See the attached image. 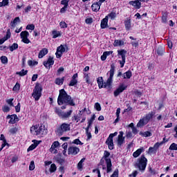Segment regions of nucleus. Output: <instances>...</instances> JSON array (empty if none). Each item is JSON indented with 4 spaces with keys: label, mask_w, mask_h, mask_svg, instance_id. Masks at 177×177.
Returning a JSON list of instances; mask_svg holds the SVG:
<instances>
[{
    "label": "nucleus",
    "mask_w": 177,
    "mask_h": 177,
    "mask_svg": "<svg viewBox=\"0 0 177 177\" xmlns=\"http://www.w3.org/2000/svg\"><path fill=\"white\" fill-rule=\"evenodd\" d=\"M80 120H81V118L78 115H74L72 118V121H76V122H78L80 121Z\"/></svg>",
    "instance_id": "nucleus-56"
},
{
    "label": "nucleus",
    "mask_w": 177,
    "mask_h": 177,
    "mask_svg": "<svg viewBox=\"0 0 177 177\" xmlns=\"http://www.w3.org/2000/svg\"><path fill=\"white\" fill-rule=\"evenodd\" d=\"M34 169H35V164L34 163V161L32 160L29 165V170L34 171Z\"/></svg>",
    "instance_id": "nucleus-45"
},
{
    "label": "nucleus",
    "mask_w": 177,
    "mask_h": 177,
    "mask_svg": "<svg viewBox=\"0 0 177 177\" xmlns=\"http://www.w3.org/2000/svg\"><path fill=\"white\" fill-rule=\"evenodd\" d=\"M119 62H120V67L121 68H122V67H124V65L125 64V59H122V60Z\"/></svg>",
    "instance_id": "nucleus-64"
},
{
    "label": "nucleus",
    "mask_w": 177,
    "mask_h": 177,
    "mask_svg": "<svg viewBox=\"0 0 177 177\" xmlns=\"http://www.w3.org/2000/svg\"><path fill=\"white\" fill-rule=\"evenodd\" d=\"M80 153V148L77 147H69L68 149V154L69 156H77Z\"/></svg>",
    "instance_id": "nucleus-12"
},
{
    "label": "nucleus",
    "mask_w": 177,
    "mask_h": 177,
    "mask_svg": "<svg viewBox=\"0 0 177 177\" xmlns=\"http://www.w3.org/2000/svg\"><path fill=\"white\" fill-rule=\"evenodd\" d=\"M147 124H148V122L146 121V120L144 118H142L138 122L137 128H142V127H145V125H146Z\"/></svg>",
    "instance_id": "nucleus-18"
},
{
    "label": "nucleus",
    "mask_w": 177,
    "mask_h": 177,
    "mask_svg": "<svg viewBox=\"0 0 177 177\" xmlns=\"http://www.w3.org/2000/svg\"><path fill=\"white\" fill-rule=\"evenodd\" d=\"M109 157H110V152L107 151H104L103 158H104L106 162H107V160H111L109 158Z\"/></svg>",
    "instance_id": "nucleus-35"
},
{
    "label": "nucleus",
    "mask_w": 177,
    "mask_h": 177,
    "mask_svg": "<svg viewBox=\"0 0 177 177\" xmlns=\"http://www.w3.org/2000/svg\"><path fill=\"white\" fill-rule=\"evenodd\" d=\"M59 106L62 104H68L69 106H75L74 100L71 99V96L68 95L64 89L59 91V95L57 99Z\"/></svg>",
    "instance_id": "nucleus-1"
},
{
    "label": "nucleus",
    "mask_w": 177,
    "mask_h": 177,
    "mask_svg": "<svg viewBox=\"0 0 177 177\" xmlns=\"http://www.w3.org/2000/svg\"><path fill=\"white\" fill-rule=\"evenodd\" d=\"M168 19V13L167 12H162V21L163 23H167V19Z\"/></svg>",
    "instance_id": "nucleus-39"
},
{
    "label": "nucleus",
    "mask_w": 177,
    "mask_h": 177,
    "mask_svg": "<svg viewBox=\"0 0 177 177\" xmlns=\"http://www.w3.org/2000/svg\"><path fill=\"white\" fill-rule=\"evenodd\" d=\"M70 124L68 123H62L57 129V133L59 136H62L64 133V132H68L70 131Z\"/></svg>",
    "instance_id": "nucleus-7"
},
{
    "label": "nucleus",
    "mask_w": 177,
    "mask_h": 177,
    "mask_svg": "<svg viewBox=\"0 0 177 177\" xmlns=\"http://www.w3.org/2000/svg\"><path fill=\"white\" fill-rule=\"evenodd\" d=\"M86 24H92V23H93V19L92 18H87L85 20Z\"/></svg>",
    "instance_id": "nucleus-58"
},
{
    "label": "nucleus",
    "mask_w": 177,
    "mask_h": 177,
    "mask_svg": "<svg viewBox=\"0 0 177 177\" xmlns=\"http://www.w3.org/2000/svg\"><path fill=\"white\" fill-rule=\"evenodd\" d=\"M37 146H38V143L32 144V145L28 147V151H31L34 150V149H35Z\"/></svg>",
    "instance_id": "nucleus-42"
},
{
    "label": "nucleus",
    "mask_w": 177,
    "mask_h": 177,
    "mask_svg": "<svg viewBox=\"0 0 177 177\" xmlns=\"http://www.w3.org/2000/svg\"><path fill=\"white\" fill-rule=\"evenodd\" d=\"M86 133L87 136V140L92 139V134L91 133V132H89V131H86Z\"/></svg>",
    "instance_id": "nucleus-57"
},
{
    "label": "nucleus",
    "mask_w": 177,
    "mask_h": 177,
    "mask_svg": "<svg viewBox=\"0 0 177 177\" xmlns=\"http://www.w3.org/2000/svg\"><path fill=\"white\" fill-rule=\"evenodd\" d=\"M30 132L32 135H36V136H44L48 133V130L45 129V126L35 125L30 127Z\"/></svg>",
    "instance_id": "nucleus-2"
},
{
    "label": "nucleus",
    "mask_w": 177,
    "mask_h": 177,
    "mask_svg": "<svg viewBox=\"0 0 177 177\" xmlns=\"http://www.w3.org/2000/svg\"><path fill=\"white\" fill-rule=\"evenodd\" d=\"M27 73H28V71H25L24 69H22L21 71L17 72V74L21 75V77H24V75H27Z\"/></svg>",
    "instance_id": "nucleus-41"
},
{
    "label": "nucleus",
    "mask_w": 177,
    "mask_h": 177,
    "mask_svg": "<svg viewBox=\"0 0 177 177\" xmlns=\"http://www.w3.org/2000/svg\"><path fill=\"white\" fill-rule=\"evenodd\" d=\"M94 107L97 111H100L102 110V106H100V104L99 102H96L94 105Z\"/></svg>",
    "instance_id": "nucleus-46"
},
{
    "label": "nucleus",
    "mask_w": 177,
    "mask_h": 177,
    "mask_svg": "<svg viewBox=\"0 0 177 177\" xmlns=\"http://www.w3.org/2000/svg\"><path fill=\"white\" fill-rule=\"evenodd\" d=\"M124 27L127 31H129V30H131V19L127 18V19L124 21Z\"/></svg>",
    "instance_id": "nucleus-21"
},
{
    "label": "nucleus",
    "mask_w": 177,
    "mask_h": 177,
    "mask_svg": "<svg viewBox=\"0 0 177 177\" xmlns=\"http://www.w3.org/2000/svg\"><path fill=\"white\" fill-rule=\"evenodd\" d=\"M111 177H118V169L115 170Z\"/></svg>",
    "instance_id": "nucleus-63"
},
{
    "label": "nucleus",
    "mask_w": 177,
    "mask_h": 177,
    "mask_svg": "<svg viewBox=\"0 0 177 177\" xmlns=\"http://www.w3.org/2000/svg\"><path fill=\"white\" fill-rule=\"evenodd\" d=\"M106 172L109 174V172H111V160L106 159Z\"/></svg>",
    "instance_id": "nucleus-26"
},
{
    "label": "nucleus",
    "mask_w": 177,
    "mask_h": 177,
    "mask_svg": "<svg viewBox=\"0 0 177 177\" xmlns=\"http://www.w3.org/2000/svg\"><path fill=\"white\" fill-rule=\"evenodd\" d=\"M56 169H57V167H56V165L51 164L50 167L49 169V171L51 174H53V172H56Z\"/></svg>",
    "instance_id": "nucleus-38"
},
{
    "label": "nucleus",
    "mask_w": 177,
    "mask_h": 177,
    "mask_svg": "<svg viewBox=\"0 0 177 177\" xmlns=\"http://www.w3.org/2000/svg\"><path fill=\"white\" fill-rule=\"evenodd\" d=\"M128 88L127 86L124 85V84H122L120 85L119 88H117L114 92L113 95L115 97H117L120 95V93H122L123 91H125Z\"/></svg>",
    "instance_id": "nucleus-10"
},
{
    "label": "nucleus",
    "mask_w": 177,
    "mask_h": 177,
    "mask_svg": "<svg viewBox=\"0 0 177 177\" xmlns=\"http://www.w3.org/2000/svg\"><path fill=\"white\" fill-rule=\"evenodd\" d=\"M157 54L159 55L160 56H162L164 55V50L161 48H159L156 50Z\"/></svg>",
    "instance_id": "nucleus-51"
},
{
    "label": "nucleus",
    "mask_w": 177,
    "mask_h": 177,
    "mask_svg": "<svg viewBox=\"0 0 177 177\" xmlns=\"http://www.w3.org/2000/svg\"><path fill=\"white\" fill-rule=\"evenodd\" d=\"M118 135V132H115L113 133H111L106 141V145H107L109 150H113L114 149V142L113 141V138L114 136H117Z\"/></svg>",
    "instance_id": "nucleus-8"
},
{
    "label": "nucleus",
    "mask_w": 177,
    "mask_h": 177,
    "mask_svg": "<svg viewBox=\"0 0 177 177\" xmlns=\"http://www.w3.org/2000/svg\"><path fill=\"white\" fill-rule=\"evenodd\" d=\"M62 5H64L62 8H61V13H64L66 12V9H67V6H68V3H61Z\"/></svg>",
    "instance_id": "nucleus-43"
},
{
    "label": "nucleus",
    "mask_w": 177,
    "mask_h": 177,
    "mask_svg": "<svg viewBox=\"0 0 177 177\" xmlns=\"http://www.w3.org/2000/svg\"><path fill=\"white\" fill-rule=\"evenodd\" d=\"M19 48V44L17 43H14L11 46L9 47L10 52H13V50H16Z\"/></svg>",
    "instance_id": "nucleus-34"
},
{
    "label": "nucleus",
    "mask_w": 177,
    "mask_h": 177,
    "mask_svg": "<svg viewBox=\"0 0 177 177\" xmlns=\"http://www.w3.org/2000/svg\"><path fill=\"white\" fill-rule=\"evenodd\" d=\"M35 28V26H34V24H29L26 26V30H31L32 31Z\"/></svg>",
    "instance_id": "nucleus-55"
},
{
    "label": "nucleus",
    "mask_w": 177,
    "mask_h": 177,
    "mask_svg": "<svg viewBox=\"0 0 177 177\" xmlns=\"http://www.w3.org/2000/svg\"><path fill=\"white\" fill-rule=\"evenodd\" d=\"M73 143L74 145H80V146H82V145H84V143H82L80 139H75L73 141Z\"/></svg>",
    "instance_id": "nucleus-52"
},
{
    "label": "nucleus",
    "mask_w": 177,
    "mask_h": 177,
    "mask_svg": "<svg viewBox=\"0 0 177 177\" xmlns=\"http://www.w3.org/2000/svg\"><path fill=\"white\" fill-rule=\"evenodd\" d=\"M118 56H121L122 59H126L127 50H118Z\"/></svg>",
    "instance_id": "nucleus-24"
},
{
    "label": "nucleus",
    "mask_w": 177,
    "mask_h": 177,
    "mask_svg": "<svg viewBox=\"0 0 177 177\" xmlns=\"http://www.w3.org/2000/svg\"><path fill=\"white\" fill-rule=\"evenodd\" d=\"M169 150H177V144L172 143L169 147Z\"/></svg>",
    "instance_id": "nucleus-50"
},
{
    "label": "nucleus",
    "mask_w": 177,
    "mask_h": 177,
    "mask_svg": "<svg viewBox=\"0 0 177 177\" xmlns=\"http://www.w3.org/2000/svg\"><path fill=\"white\" fill-rule=\"evenodd\" d=\"M107 23H109V17L106 16L101 21V28H106L107 27Z\"/></svg>",
    "instance_id": "nucleus-23"
},
{
    "label": "nucleus",
    "mask_w": 177,
    "mask_h": 177,
    "mask_svg": "<svg viewBox=\"0 0 177 177\" xmlns=\"http://www.w3.org/2000/svg\"><path fill=\"white\" fill-rule=\"evenodd\" d=\"M46 55H48V49L44 48L39 51L38 57L39 59H42Z\"/></svg>",
    "instance_id": "nucleus-20"
},
{
    "label": "nucleus",
    "mask_w": 177,
    "mask_h": 177,
    "mask_svg": "<svg viewBox=\"0 0 177 177\" xmlns=\"http://www.w3.org/2000/svg\"><path fill=\"white\" fill-rule=\"evenodd\" d=\"M91 9L93 12H99L100 10V7L97 5V3H94L91 6Z\"/></svg>",
    "instance_id": "nucleus-29"
},
{
    "label": "nucleus",
    "mask_w": 177,
    "mask_h": 177,
    "mask_svg": "<svg viewBox=\"0 0 177 177\" xmlns=\"http://www.w3.org/2000/svg\"><path fill=\"white\" fill-rule=\"evenodd\" d=\"M17 23H20V18L19 17L15 18V19L13 20V21H12L10 23V26L12 28H15V27H16V25L17 24Z\"/></svg>",
    "instance_id": "nucleus-28"
},
{
    "label": "nucleus",
    "mask_w": 177,
    "mask_h": 177,
    "mask_svg": "<svg viewBox=\"0 0 177 177\" xmlns=\"http://www.w3.org/2000/svg\"><path fill=\"white\" fill-rule=\"evenodd\" d=\"M10 108H9V106H4L3 107V111L4 113H8V111H10Z\"/></svg>",
    "instance_id": "nucleus-60"
},
{
    "label": "nucleus",
    "mask_w": 177,
    "mask_h": 177,
    "mask_svg": "<svg viewBox=\"0 0 177 177\" xmlns=\"http://www.w3.org/2000/svg\"><path fill=\"white\" fill-rule=\"evenodd\" d=\"M55 113L57 115L62 118L63 120H66L67 118H70L71 117V114H73V109H71L68 112L62 111V110L55 108Z\"/></svg>",
    "instance_id": "nucleus-6"
},
{
    "label": "nucleus",
    "mask_w": 177,
    "mask_h": 177,
    "mask_svg": "<svg viewBox=\"0 0 177 177\" xmlns=\"http://www.w3.org/2000/svg\"><path fill=\"white\" fill-rule=\"evenodd\" d=\"M157 149L153 147H149V154H153V153H156Z\"/></svg>",
    "instance_id": "nucleus-48"
},
{
    "label": "nucleus",
    "mask_w": 177,
    "mask_h": 177,
    "mask_svg": "<svg viewBox=\"0 0 177 177\" xmlns=\"http://www.w3.org/2000/svg\"><path fill=\"white\" fill-rule=\"evenodd\" d=\"M32 96L36 102L41 98V96H42V86L41 84H36Z\"/></svg>",
    "instance_id": "nucleus-5"
},
{
    "label": "nucleus",
    "mask_w": 177,
    "mask_h": 177,
    "mask_svg": "<svg viewBox=\"0 0 177 177\" xmlns=\"http://www.w3.org/2000/svg\"><path fill=\"white\" fill-rule=\"evenodd\" d=\"M10 120L9 122H11V124H15V122L19 121V118L17 115H12L10 116Z\"/></svg>",
    "instance_id": "nucleus-30"
},
{
    "label": "nucleus",
    "mask_w": 177,
    "mask_h": 177,
    "mask_svg": "<svg viewBox=\"0 0 177 177\" xmlns=\"http://www.w3.org/2000/svg\"><path fill=\"white\" fill-rule=\"evenodd\" d=\"M129 5H132L135 9H140L142 8V3L138 0L129 1Z\"/></svg>",
    "instance_id": "nucleus-16"
},
{
    "label": "nucleus",
    "mask_w": 177,
    "mask_h": 177,
    "mask_svg": "<svg viewBox=\"0 0 177 177\" xmlns=\"http://www.w3.org/2000/svg\"><path fill=\"white\" fill-rule=\"evenodd\" d=\"M77 79H72L69 83V86H74V85H77Z\"/></svg>",
    "instance_id": "nucleus-44"
},
{
    "label": "nucleus",
    "mask_w": 177,
    "mask_h": 177,
    "mask_svg": "<svg viewBox=\"0 0 177 177\" xmlns=\"http://www.w3.org/2000/svg\"><path fill=\"white\" fill-rule=\"evenodd\" d=\"M64 52H66V48H64V46H63V45L57 47V52L55 53L57 58L59 59L62 57V55H63Z\"/></svg>",
    "instance_id": "nucleus-14"
},
{
    "label": "nucleus",
    "mask_w": 177,
    "mask_h": 177,
    "mask_svg": "<svg viewBox=\"0 0 177 177\" xmlns=\"http://www.w3.org/2000/svg\"><path fill=\"white\" fill-rule=\"evenodd\" d=\"M53 38H57V37L62 36V32L60 31L54 30L53 31Z\"/></svg>",
    "instance_id": "nucleus-37"
},
{
    "label": "nucleus",
    "mask_w": 177,
    "mask_h": 177,
    "mask_svg": "<svg viewBox=\"0 0 177 177\" xmlns=\"http://www.w3.org/2000/svg\"><path fill=\"white\" fill-rule=\"evenodd\" d=\"M97 82L98 84V86H99L100 89H101V88H103V77H99L97 79Z\"/></svg>",
    "instance_id": "nucleus-32"
},
{
    "label": "nucleus",
    "mask_w": 177,
    "mask_h": 177,
    "mask_svg": "<svg viewBox=\"0 0 177 177\" xmlns=\"http://www.w3.org/2000/svg\"><path fill=\"white\" fill-rule=\"evenodd\" d=\"M154 114H156L154 112L151 111L149 113H147L145 117H143L145 119V121L148 122L150 121L151 120V118H153V117H154Z\"/></svg>",
    "instance_id": "nucleus-22"
},
{
    "label": "nucleus",
    "mask_w": 177,
    "mask_h": 177,
    "mask_svg": "<svg viewBox=\"0 0 177 177\" xmlns=\"http://www.w3.org/2000/svg\"><path fill=\"white\" fill-rule=\"evenodd\" d=\"M115 71V66L114 64L111 65V69L107 74H109V77L107 79L106 82H103V88H107L108 91L111 89V84H113V77H114V72Z\"/></svg>",
    "instance_id": "nucleus-3"
},
{
    "label": "nucleus",
    "mask_w": 177,
    "mask_h": 177,
    "mask_svg": "<svg viewBox=\"0 0 177 177\" xmlns=\"http://www.w3.org/2000/svg\"><path fill=\"white\" fill-rule=\"evenodd\" d=\"M147 165V158L145 157V155H142L140 158H138L135 164V167L138 168L140 171H145Z\"/></svg>",
    "instance_id": "nucleus-4"
},
{
    "label": "nucleus",
    "mask_w": 177,
    "mask_h": 177,
    "mask_svg": "<svg viewBox=\"0 0 177 177\" xmlns=\"http://www.w3.org/2000/svg\"><path fill=\"white\" fill-rule=\"evenodd\" d=\"M85 160H86V158H83L78 162V164H77V169H79V171H82V168L84 167V162H85Z\"/></svg>",
    "instance_id": "nucleus-25"
},
{
    "label": "nucleus",
    "mask_w": 177,
    "mask_h": 177,
    "mask_svg": "<svg viewBox=\"0 0 177 177\" xmlns=\"http://www.w3.org/2000/svg\"><path fill=\"white\" fill-rule=\"evenodd\" d=\"M60 146V143L59 141H55L51 145V147L50 148V153H53L54 154L57 153V150L56 149L57 147H59Z\"/></svg>",
    "instance_id": "nucleus-15"
},
{
    "label": "nucleus",
    "mask_w": 177,
    "mask_h": 177,
    "mask_svg": "<svg viewBox=\"0 0 177 177\" xmlns=\"http://www.w3.org/2000/svg\"><path fill=\"white\" fill-rule=\"evenodd\" d=\"M131 77H132V72L131 71H128L123 74V78L124 80H126V78H127V80H129Z\"/></svg>",
    "instance_id": "nucleus-31"
},
{
    "label": "nucleus",
    "mask_w": 177,
    "mask_h": 177,
    "mask_svg": "<svg viewBox=\"0 0 177 177\" xmlns=\"http://www.w3.org/2000/svg\"><path fill=\"white\" fill-rule=\"evenodd\" d=\"M126 137L128 138H133V136H132V132L131 131H127V133H126Z\"/></svg>",
    "instance_id": "nucleus-62"
},
{
    "label": "nucleus",
    "mask_w": 177,
    "mask_h": 177,
    "mask_svg": "<svg viewBox=\"0 0 177 177\" xmlns=\"http://www.w3.org/2000/svg\"><path fill=\"white\" fill-rule=\"evenodd\" d=\"M55 161L58 162V164H60V165L64 163V159L62 158H56Z\"/></svg>",
    "instance_id": "nucleus-47"
},
{
    "label": "nucleus",
    "mask_w": 177,
    "mask_h": 177,
    "mask_svg": "<svg viewBox=\"0 0 177 177\" xmlns=\"http://www.w3.org/2000/svg\"><path fill=\"white\" fill-rule=\"evenodd\" d=\"M124 42L123 40L115 39L113 42V46H122Z\"/></svg>",
    "instance_id": "nucleus-27"
},
{
    "label": "nucleus",
    "mask_w": 177,
    "mask_h": 177,
    "mask_svg": "<svg viewBox=\"0 0 177 177\" xmlns=\"http://www.w3.org/2000/svg\"><path fill=\"white\" fill-rule=\"evenodd\" d=\"M111 19H115L117 17V14L114 12H111V13L109 14L108 15Z\"/></svg>",
    "instance_id": "nucleus-53"
},
{
    "label": "nucleus",
    "mask_w": 177,
    "mask_h": 177,
    "mask_svg": "<svg viewBox=\"0 0 177 177\" xmlns=\"http://www.w3.org/2000/svg\"><path fill=\"white\" fill-rule=\"evenodd\" d=\"M118 146H122L125 143V137H124V131H120L117 138Z\"/></svg>",
    "instance_id": "nucleus-13"
},
{
    "label": "nucleus",
    "mask_w": 177,
    "mask_h": 177,
    "mask_svg": "<svg viewBox=\"0 0 177 177\" xmlns=\"http://www.w3.org/2000/svg\"><path fill=\"white\" fill-rule=\"evenodd\" d=\"M10 38V29H8L6 35L0 39V45H2L6 41Z\"/></svg>",
    "instance_id": "nucleus-17"
},
{
    "label": "nucleus",
    "mask_w": 177,
    "mask_h": 177,
    "mask_svg": "<svg viewBox=\"0 0 177 177\" xmlns=\"http://www.w3.org/2000/svg\"><path fill=\"white\" fill-rule=\"evenodd\" d=\"M43 64L46 67V68H48V70H50L52 66L55 64V60H53V57H49L47 61L44 62Z\"/></svg>",
    "instance_id": "nucleus-11"
},
{
    "label": "nucleus",
    "mask_w": 177,
    "mask_h": 177,
    "mask_svg": "<svg viewBox=\"0 0 177 177\" xmlns=\"http://www.w3.org/2000/svg\"><path fill=\"white\" fill-rule=\"evenodd\" d=\"M1 4L2 6H8V5H9V0H3Z\"/></svg>",
    "instance_id": "nucleus-59"
},
{
    "label": "nucleus",
    "mask_w": 177,
    "mask_h": 177,
    "mask_svg": "<svg viewBox=\"0 0 177 177\" xmlns=\"http://www.w3.org/2000/svg\"><path fill=\"white\" fill-rule=\"evenodd\" d=\"M17 132V128L16 127H12L10 129V133H16Z\"/></svg>",
    "instance_id": "nucleus-61"
},
{
    "label": "nucleus",
    "mask_w": 177,
    "mask_h": 177,
    "mask_svg": "<svg viewBox=\"0 0 177 177\" xmlns=\"http://www.w3.org/2000/svg\"><path fill=\"white\" fill-rule=\"evenodd\" d=\"M20 36H21V38L22 39L21 41H22V42H24V44H30V42H31L30 41V39H28V37L30 36V33L27 30L22 31L20 33Z\"/></svg>",
    "instance_id": "nucleus-9"
},
{
    "label": "nucleus",
    "mask_w": 177,
    "mask_h": 177,
    "mask_svg": "<svg viewBox=\"0 0 177 177\" xmlns=\"http://www.w3.org/2000/svg\"><path fill=\"white\" fill-rule=\"evenodd\" d=\"M140 135H141V136H144V138H149L151 136L152 134L150 131H145L143 133H140Z\"/></svg>",
    "instance_id": "nucleus-36"
},
{
    "label": "nucleus",
    "mask_w": 177,
    "mask_h": 177,
    "mask_svg": "<svg viewBox=\"0 0 177 177\" xmlns=\"http://www.w3.org/2000/svg\"><path fill=\"white\" fill-rule=\"evenodd\" d=\"M63 82H64V77L60 78H57L55 81V83L57 85H63Z\"/></svg>",
    "instance_id": "nucleus-33"
},
{
    "label": "nucleus",
    "mask_w": 177,
    "mask_h": 177,
    "mask_svg": "<svg viewBox=\"0 0 177 177\" xmlns=\"http://www.w3.org/2000/svg\"><path fill=\"white\" fill-rule=\"evenodd\" d=\"M143 151H145V149L143 148H140L137 149L135 152H133V157H134V158H138V157H139L140 155L143 153Z\"/></svg>",
    "instance_id": "nucleus-19"
},
{
    "label": "nucleus",
    "mask_w": 177,
    "mask_h": 177,
    "mask_svg": "<svg viewBox=\"0 0 177 177\" xmlns=\"http://www.w3.org/2000/svg\"><path fill=\"white\" fill-rule=\"evenodd\" d=\"M0 60L3 64H8V57L6 56H1Z\"/></svg>",
    "instance_id": "nucleus-40"
},
{
    "label": "nucleus",
    "mask_w": 177,
    "mask_h": 177,
    "mask_svg": "<svg viewBox=\"0 0 177 177\" xmlns=\"http://www.w3.org/2000/svg\"><path fill=\"white\" fill-rule=\"evenodd\" d=\"M12 91H14L15 92L17 91H20V84L16 83V84L15 85V86L12 88Z\"/></svg>",
    "instance_id": "nucleus-49"
},
{
    "label": "nucleus",
    "mask_w": 177,
    "mask_h": 177,
    "mask_svg": "<svg viewBox=\"0 0 177 177\" xmlns=\"http://www.w3.org/2000/svg\"><path fill=\"white\" fill-rule=\"evenodd\" d=\"M59 26L61 28H67V24L64 21H61L59 23Z\"/></svg>",
    "instance_id": "nucleus-54"
}]
</instances>
